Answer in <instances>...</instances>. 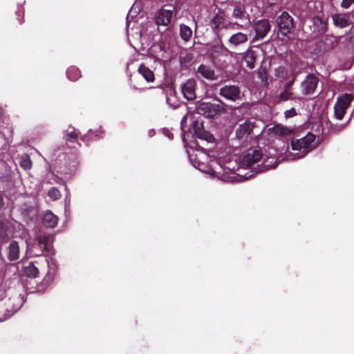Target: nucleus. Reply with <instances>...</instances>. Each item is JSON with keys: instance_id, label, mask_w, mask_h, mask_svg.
Wrapping results in <instances>:
<instances>
[{"instance_id": "1", "label": "nucleus", "mask_w": 354, "mask_h": 354, "mask_svg": "<svg viewBox=\"0 0 354 354\" xmlns=\"http://www.w3.org/2000/svg\"><path fill=\"white\" fill-rule=\"evenodd\" d=\"M315 136L308 132L304 136L300 138H292L291 140V146L293 151H297L296 158L304 157L310 151L316 147L315 143Z\"/></svg>"}, {"instance_id": "2", "label": "nucleus", "mask_w": 354, "mask_h": 354, "mask_svg": "<svg viewBox=\"0 0 354 354\" xmlns=\"http://www.w3.org/2000/svg\"><path fill=\"white\" fill-rule=\"evenodd\" d=\"M277 27L282 35L288 37L292 30L295 28V21L293 18L288 12L283 11L276 19Z\"/></svg>"}, {"instance_id": "3", "label": "nucleus", "mask_w": 354, "mask_h": 354, "mask_svg": "<svg viewBox=\"0 0 354 354\" xmlns=\"http://www.w3.org/2000/svg\"><path fill=\"white\" fill-rule=\"evenodd\" d=\"M263 153L261 149H250L243 155L241 160V165L245 167H250L261 160Z\"/></svg>"}, {"instance_id": "4", "label": "nucleus", "mask_w": 354, "mask_h": 354, "mask_svg": "<svg viewBox=\"0 0 354 354\" xmlns=\"http://www.w3.org/2000/svg\"><path fill=\"white\" fill-rule=\"evenodd\" d=\"M270 29L271 26L269 20L263 19L257 21L254 24L255 35L253 37L252 41H255L259 39H263L270 32Z\"/></svg>"}, {"instance_id": "5", "label": "nucleus", "mask_w": 354, "mask_h": 354, "mask_svg": "<svg viewBox=\"0 0 354 354\" xmlns=\"http://www.w3.org/2000/svg\"><path fill=\"white\" fill-rule=\"evenodd\" d=\"M337 44L336 37L331 35H326L324 39L316 44V48L319 53H324L333 49Z\"/></svg>"}, {"instance_id": "6", "label": "nucleus", "mask_w": 354, "mask_h": 354, "mask_svg": "<svg viewBox=\"0 0 354 354\" xmlns=\"http://www.w3.org/2000/svg\"><path fill=\"white\" fill-rule=\"evenodd\" d=\"M209 26L216 35L218 34L220 28H227L224 11L218 10L217 14L210 21Z\"/></svg>"}, {"instance_id": "7", "label": "nucleus", "mask_w": 354, "mask_h": 354, "mask_svg": "<svg viewBox=\"0 0 354 354\" xmlns=\"http://www.w3.org/2000/svg\"><path fill=\"white\" fill-rule=\"evenodd\" d=\"M318 82L319 80L315 75L313 74L307 75L305 80H304L301 84L302 93L304 95L313 93L317 86Z\"/></svg>"}, {"instance_id": "8", "label": "nucleus", "mask_w": 354, "mask_h": 354, "mask_svg": "<svg viewBox=\"0 0 354 354\" xmlns=\"http://www.w3.org/2000/svg\"><path fill=\"white\" fill-rule=\"evenodd\" d=\"M192 127L196 136L200 139L206 140L207 142H212L214 139V136L209 132L205 131L203 128V122L199 120L192 121Z\"/></svg>"}, {"instance_id": "9", "label": "nucleus", "mask_w": 354, "mask_h": 354, "mask_svg": "<svg viewBox=\"0 0 354 354\" xmlns=\"http://www.w3.org/2000/svg\"><path fill=\"white\" fill-rule=\"evenodd\" d=\"M219 94L226 99L236 101L240 96V88L235 85H227L221 88Z\"/></svg>"}, {"instance_id": "10", "label": "nucleus", "mask_w": 354, "mask_h": 354, "mask_svg": "<svg viewBox=\"0 0 354 354\" xmlns=\"http://www.w3.org/2000/svg\"><path fill=\"white\" fill-rule=\"evenodd\" d=\"M196 83L194 79H189L181 86L182 93L185 98L192 100L196 97Z\"/></svg>"}, {"instance_id": "11", "label": "nucleus", "mask_w": 354, "mask_h": 354, "mask_svg": "<svg viewBox=\"0 0 354 354\" xmlns=\"http://www.w3.org/2000/svg\"><path fill=\"white\" fill-rule=\"evenodd\" d=\"M248 41V35L241 32H237L231 35L227 41L229 47L235 48L246 44Z\"/></svg>"}, {"instance_id": "12", "label": "nucleus", "mask_w": 354, "mask_h": 354, "mask_svg": "<svg viewBox=\"0 0 354 354\" xmlns=\"http://www.w3.org/2000/svg\"><path fill=\"white\" fill-rule=\"evenodd\" d=\"M37 245L39 251L35 252L36 256H40L44 253H48L50 249V238L46 235H39L36 238Z\"/></svg>"}, {"instance_id": "13", "label": "nucleus", "mask_w": 354, "mask_h": 354, "mask_svg": "<svg viewBox=\"0 0 354 354\" xmlns=\"http://www.w3.org/2000/svg\"><path fill=\"white\" fill-rule=\"evenodd\" d=\"M312 20L313 24V33L315 34L316 36L324 35L328 28L327 21L318 16L314 17Z\"/></svg>"}, {"instance_id": "14", "label": "nucleus", "mask_w": 354, "mask_h": 354, "mask_svg": "<svg viewBox=\"0 0 354 354\" xmlns=\"http://www.w3.org/2000/svg\"><path fill=\"white\" fill-rule=\"evenodd\" d=\"M172 12L171 10L160 9L155 15V22L158 26H167L172 17Z\"/></svg>"}, {"instance_id": "15", "label": "nucleus", "mask_w": 354, "mask_h": 354, "mask_svg": "<svg viewBox=\"0 0 354 354\" xmlns=\"http://www.w3.org/2000/svg\"><path fill=\"white\" fill-rule=\"evenodd\" d=\"M353 100V96L348 93L338 97L334 106V111H346Z\"/></svg>"}, {"instance_id": "16", "label": "nucleus", "mask_w": 354, "mask_h": 354, "mask_svg": "<svg viewBox=\"0 0 354 354\" xmlns=\"http://www.w3.org/2000/svg\"><path fill=\"white\" fill-rule=\"evenodd\" d=\"M254 124L249 120H246L243 124H241L236 131V136L241 139L245 136L251 134Z\"/></svg>"}, {"instance_id": "17", "label": "nucleus", "mask_w": 354, "mask_h": 354, "mask_svg": "<svg viewBox=\"0 0 354 354\" xmlns=\"http://www.w3.org/2000/svg\"><path fill=\"white\" fill-rule=\"evenodd\" d=\"M334 24L341 28H346L351 24L349 16L347 14H335L333 16Z\"/></svg>"}, {"instance_id": "18", "label": "nucleus", "mask_w": 354, "mask_h": 354, "mask_svg": "<svg viewBox=\"0 0 354 354\" xmlns=\"http://www.w3.org/2000/svg\"><path fill=\"white\" fill-rule=\"evenodd\" d=\"M80 134V132L78 129L72 126H69L64 131V139L66 142L75 143L77 140Z\"/></svg>"}, {"instance_id": "19", "label": "nucleus", "mask_w": 354, "mask_h": 354, "mask_svg": "<svg viewBox=\"0 0 354 354\" xmlns=\"http://www.w3.org/2000/svg\"><path fill=\"white\" fill-rule=\"evenodd\" d=\"M43 223L47 227L53 228L57 225L58 218L50 211H46L42 218Z\"/></svg>"}, {"instance_id": "20", "label": "nucleus", "mask_w": 354, "mask_h": 354, "mask_svg": "<svg viewBox=\"0 0 354 354\" xmlns=\"http://www.w3.org/2000/svg\"><path fill=\"white\" fill-rule=\"evenodd\" d=\"M197 73L207 80H214L216 79L214 70L205 64H201L198 66Z\"/></svg>"}, {"instance_id": "21", "label": "nucleus", "mask_w": 354, "mask_h": 354, "mask_svg": "<svg viewBox=\"0 0 354 354\" xmlns=\"http://www.w3.org/2000/svg\"><path fill=\"white\" fill-rule=\"evenodd\" d=\"M138 71L147 82H153L154 81L155 75L153 72L144 64L140 65Z\"/></svg>"}, {"instance_id": "22", "label": "nucleus", "mask_w": 354, "mask_h": 354, "mask_svg": "<svg viewBox=\"0 0 354 354\" xmlns=\"http://www.w3.org/2000/svg\"><path fill=\"white\" fill-rule=\"evenodd\" d=\"M243 59L246 63V66L252 69L254 68V64L256 62V53L254 50H253L251 48H248L244 55H243Z\"/></svg>"}, {"instance_id": "23", "label": "nucleus", "mask_w": 354, "mask_h": 354, "mask_svg": "<svg viewBox=\"0 0 354 354\" xmlns=\"http://www.w3.org/2000/svg\"><path fill=\"white\" fill-rule=\"evenodd\" d=\"M210 52L213 57H216L219 56L227 55L230 53V50L221 41V44L214 45L211 48Z\"/></svg>"}, {"instance_id": "24", "label": "nucleus", "mask_w": 354, "mask_h": 354, "mask_svg": "<svg viewBox=\"0 0 354 354\" xmlns=\"http://www.w3.org/2000/svg\"><path fill=\"white\" fill-rule=\"evenodd\" d=\"M19 247L18 243L12 241L8 248V259L10 261H15L19 259Z\"/></svg>"}, {"instance_id": "25", "label": "nucleus", "mask_w": 354, "mask_h": 354, "mask_svg": "<svg viewBox=\"0 0 354 354\" xmlns=\"http://www.w3.org/2000/svg\"><path fill=\"white\" fill-rule=\"evenodd\" d=\"M66 75L68 78L72 81H76L82 76L80 69L75 66L68 68Z\"/></svg>"}, {"instance_id": "26", "label": "nucleus", "mask_w": 354, "mask_h": 354, "mask_svg": "<svg viewBox=\"0 0 354 354\" xmlns=\"http://www.w3.org/2000/svg\"><path fill=\"white\" fill-rule=\"evenodd\" d=\"M198 111H225V109L216 104L204 102L199 105Z\"/></svg>"}, {"instance_id": "27", "label": "nucleus", "mask_w": 354, "mask_h": 354, "mask_svg": "<svg viewBox=\"0 0 354 354\" xmlns=\"http://www.w3.org/2000/svg\"><path fill=\"white\" fill-rule=\"evenodd\" d=\"M180 35L185 41H188L192 35V30L188 26L181 24L180 26Z\"/></svg>"}, {"instance_id": "28", "label": "nucleus", "mask_w": 354, "mask_h": 354, "mask_svg": "<svg viewBox=\"0 0 354 354\" xmlns=\"http://www.w3.org/2000/svg\"><path fill=\"white\" fill-rule=\"evenodd\" d=\"M25 275L28 277H37L39 274L38 268L32 263H30L28 266H26L24 269Z\"/></svg>"}, {"instance_id": "29", "label": "nucleus", "mask_w": 354, "mask_h": 354, "mask_svg": "<svg viewBox=\"0 0 354 354\" xmlns=\"http://www.w3.org/2000/svg\"><path fill=\"white\" fill-rule=\"evenodd\" d=\"M269 133H273L276 136H283L288 134V129L281 126L276 125L268 129Z\"/></svg>"}, {"instance_id": "30", "label": "nucleus", "mask_w": 354, "mask_h": 354, "mask_svg": "<svg viewBox=\"0 0 354 354\" xmlns=\"http://www.w3.org/2000/svg\"><path fill=\"white\" fill-rule=\"evenodd\" d=\"M20 166L25 170L30 169L32 167V161L28 154L21 156L19 162Z\"/></svg>"}, {"instance_id": "31", "label": "nucleus", "mask_w": 354, "mask_h": 354, "mask_svg": "<svg viewBox=\"0 0 354 354\" xmlns=\"http://www.w3.org/2000/svg\"><path fill=\"white\" fill-rule=\"evenodd\" d=\"M245 10L241 6H236L233 10L232 17L236 19H245Z\"/></svg>"}, {"instance_id": "32", "label": "nucleus", "mask_w": 354, "mask_h": 354, "mask_svg": "<svg viewBox=\"0 0 354 354\" xmlns=\"http://www.w3.org/2000/svg\"><path fill=\"white\" fill-rule=\"evenodd\" d=\"M274 75L278 78L286 79L288 77V71L283 66H279L274 70Z\"/></svg>"}, {"instance_id": "33", "label": "nucleus", "mask_w": 354, "mask_h": 354, "mask_svg": "<svg viewBox=\"0 0 354 354\" xmlns=\"http://www.w3.org/2000/svg\"><path fill=\"white\" fill-rule=\"evenodd\" d=\"M48 196L53 200V201H57L62 196V194L59 192V190L55 187H51L48 192Z\"/></svg>"}, {"instance_id": "34", "label": "nucleus", "mask_w": 354, "mask_h": 354, "mask_svg": "<svg viewBox=\"0 0 354 354\" xmlns=\"http://www.w3.org/2000/svg\"><path fill=\"white\" fill-rule=\"evenodd\" d=\"M8 238L7 227L3 221H0V239L3 241H6L8 240Z\"/></svg>"}, {"instance_id": "35", "label": "nucleus", "mask_w": 354, "mask_h": 354, "mask_svg": "<svg viewBox=\"0 0 354 354\" xmlns=\"http://www.w3.org/2000/svg\"><path fill=\"white\" fill-rule=\"evenodd\" d=\"M292 93L291 91L284 88V90L279 95L280 101H286L290 98Z\"/></svg>"}, {"instance_id": "36", "label": "nucleus", "mask_w": 354, "mask_h": 354, "mask_svg": "<svg viewBox=\"0 0 354 354\" xmlns=\"http://www.w3.org/2000/svg\"><path fill=\"white\" fill-rule=\"evenodd\" d=\"M353 2L354 0H342L341 6L344 8H348Z\"/></svg>"}, {"instance_id": "37", "label": "nucleus", "mask_w": 354, "mask_h": 354, "mask_svg": "<svg viewBox=\"0 0 354 354\" xmlns=\"http://www.w3.org/2000/svg\"><path fill=\"white\" fill-rule=\"evenodd\" d=\"M295 80V75H293L292 79L285 84L284 88L291 91L292 86L294 84Z\"/></svg>"}, {"instance_id": "38", "label": "nucleus", "mask_w": 354, "mask_h": 354, "mask_svg": "<svg viewBox=\"0 0 354 354\" xmlns=\"http://www.w3.org/2000/svg\"><path fill=\"white\" fill-rule=\"evenodd\" d=\"M345 113L346 112H333V116L337 120H341L344 118Z\"/></svg>"}, {"instance_id": "39", "label": "nucleus", "mask_w": 354, "mask_h": 354, "mask_svg": "<svg viewBox=\"0 0 354 354\" xmlns=\"http://www.w3.org/2000/svg\"><path fill=\"white\" fill-rule=\"evenodd\" d=\"M259 77L262 80H263L265 79L266 81H267V76H266V69H262L261 71H259Z\"/></svg>"}, {"instance_id": "40", "label": "nucleus", "mask_w": 354, "mask_h": 354, "mask_svg": "<svg viewBox=\"0 0 354 354\" xmlns=\"http://www.w3.org/2000/svg\"><path fill=\"white\" fill-rule=\"evenodd\" d=\"M270 168V167L268 165H266V163H263V165L261 167V168L259 169L257 173H260L262 171H264L265 170H268Z\"/></svg>"}, {"instance_id": "41", "label": "nucleus", "mask_w": 354, "mask_h": 354, "mask_svg": "<svg viewBox=\"0 0 354 354\" xmlns=\"http://www.w3.org/2000/svg\"><path fill=\"white\" fill-rule=\"evenodd\" d=\"M207 117L214 118L216 115H220L221 112H207Z\"/></svg>"}, {"instance_id": "42", "label": "nucleus", "mask_w": 354, "mask_h": 354, "mask_svg": "<svg viewBox=\"0 0 354 354\" xmlns=\"http://www.w3.org/2000/svg\"><path fill=\"white\" fill-rule=\"evenodd\" d=\"M286 118H291L297 115V112H284Z\"/></svg>"}, {"instance_id": "43", "label": "nucleus", "mask_w": 354, "mask_h": 354, "mask_svg": "<svg viewBox=\"0 0 354 354\" xmlns=\"http://www.w3.org/2000/svg\"><path fill=\"white\" fill-rule=\"evenodd\" d=\"M189 112H188V113H187V115H186L185 117H183V120H182V121H181V122H182V123H183V122L187 120V118L189 116Z\"/></svg>"}, {"instance_id": "44", "label": "nucleus", "mask_w": 354, "mask_h": 354, "mask_svg": "<svg viewBox=\"0 0 354 354\" xmlns=\"http://www.w3.org/2000/svg\"><path fill=\"white\" fill-rule=\"evenodd\" d=\"M3 205V198L2 197L0 196V207Z\"/></svg>"}, {"instance_id": "45", "label": "nucleus", "mask_w": 354, "mask_h": 354, "mask_svg": "<svg viewBox=\"0 0 354 354\" xmlns=\"http://www.w3.org/2000/svg\"><path fill=\"white\" fill-rule=\"evenodd\" d=\"M288 111H295V109L294 107H292Z\"/></svg>"}, {"instance_id": "46", "label": "nucleus", "mask_w": 354, "mask_h": 354, "mask_svg": "<svg viewBox=\"0 0 354 354\" xmlns=\"http://www.w3.org/2000/svg\"><path fill=\"white\" fill-rule=\"evenodd\" d=\"M135 88H139L138 86H135Z\"/></svg>"}]
</instances>
